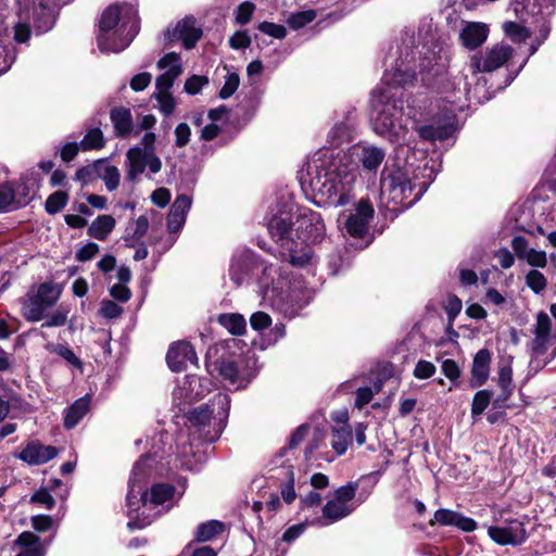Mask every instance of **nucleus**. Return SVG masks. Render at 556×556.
Returning <instances> with one entry per match:
<instances>
[{
	"instance_id": "f257e3e1",
	"label": "nucleus",
	"mask_w": 556,
	"mask_h": 556,
	"mask_svg": "<svg viewBox=\"0 0 556 556\" xmlns=\"http://www.w3.org/2000/svg\"><path fill=\"white\" fill-rule=\"evenodd\" d=\"M446 58L435 48L419 58V75L421 84L432 89L440 100L450 104L442 110L432 103L429 106H412L408 117L419 138L426 141H444L456 131V113L463 111L469 100L470 83L468 81L467 64L457 73H443Z\"/></svg>"
},
{
	"instance_id": "f03ea898",
	"label": "nucleus",
	"mask_w": 556,
	"mask_h": 556,
	"mask_svg": "<svg viewBox=\"0 0 556 556\" xmlns=\"http://www.w3.org/2000/svg\"><path fill=\"white\" fill-rule=\"evenodd\" d=\"M399 58L381 78V85L371 92V125L374 131L395 144H404L407 140L408 127L403 116L408 119V112L403 111V101L397 98L394 89L406 87L416 79V71L412 63L415 61L413 50L408 45L404 49L397 47ZM413 105L407 106V111Z\"/></svg>"
},
{
	"instance_id": "7ed1b4c3",
	"label": "nucleus",
	"mask_w": 556,
	"mask_h": 556,
	"mask_svg": "<svg viewBox=\"0 0 556 556\" xmlns=\"http://www.w3.org/2000/svg\"><path fill=\"white\" fill-rule=\"evenodd\" d=\"M356 173L344 153L331 148L314 152L300 172V182L318 206H344L354 199Z\"/></svg>"
},
{
	"instance_id": "20e7f679",
	"label": "nucleus",
	"mask_w": 556,
	"mask_h": 556,
	"mask_svg": "<svg viewBox=\"0 0 556 556\" xmlns=\"http://www.w3.org/2000/svg\"><path fill=\"white\" fill-rule=\"evenodd\" d=\"M229 409V395L218 392L206 404L188 413L189 446L180 441L181 447L177 453L181 467L190 471L199 469L202 456L198 451H194V447H198L201 443H213L219 439L226 427Z\"/></svg>"
},
{
	"instance_id": "39448f33",
	"label": "nucleus",
	"mask_w": 556,
	"mask_h": 556,
	"mask_svg": "<svg viewBox=\"0 0 556 556\" xmlns=\"http://www.w3.org/2000/svg\"><path fill=\"white\" fill-rule=\"evenodd\" d=\"M154 463V457L146 455L134 465L126 497L129 517L127 526L130 529H142L151 523L152 519L146 515V510L157 506L169 510L174 506L176 489L172 484L156 483L149 492H141V483L151 475Z\"/></svg>"
},
{
	"instance_id": "423d86ee",
	"label": "nucleus",
	"mask_w": 556,
	"mask_h": 556,
	"mask_svg": "<svg viewBox=\"0 0 556 556\" xmlns=\"http://www.w3.org/2000/svg\"><path fill=\"white\" fill-rule=\"evenodd\" d=\"M294 215L296 216V210L293 200L289 195H282L269 207L265 224L270 237L279 244L282 261L303 267L313 263L314 253L311 248H303L296 241Z\"/></svg>"
},
{
	"instance_id": "0eeeda50",
	"label": "nucleus",
	"mask_w": 556,
	"mask_h": 556,
	"mask_svg": "<svg viewBox=\"0 0 556 556\" xmlns=\"http://www.w3.org/2000/svg\"><path fill=\"white\" fill-rule=\"evenodd\" d=\"M138 31L139 17L135 5H110L99 21L98 48L104 53H119L131 43Z\"/></svg>"
},
{
	"instance_id": "6e6552de",
	"label": "nucleus",
	"mask_w": 556,
	"mask_h": 556,
	"mask_svg": "<svg viewBox=\"0 0 556 556\" xmlns=\"http://www.w3.org/2000/svg\"><path fill=\"white\" fill-rule=\"evenodd\" d=\"M415 188L409 167L395 164L384 166L380 177L381 198L388 204L394 205L392 210L409 208L427 189L424 185L417 191Z\"/></svg>"
},
{
	"instance_id": "1a4fd4ad",
	"label": "nucleus",
	"mask_w": 556,
	"mask_h": 556,
	"mask_svg": "<svg viewBox=\"0 0 556 556\" xmlns=\"http://www.w3.org/2000/svg\"><path fill=\"white\" fill-rule=\"evenodd\" d=\"M223 353L216 359H212L211 351L207 355L206 368L214 376L218 375L228 389L240 390L251 382L255 374L249 367L248 361L238 353H229L222 348Z\"/></svg>"
},
{
	"instance_id": "9d476101",
	"label": "nucleus",
	"mask_w": 556,
	"mask_h": 556,
	"mask_svg": "<svg viewBox=\"0 0 556 556\" xmlns=\"http://www.w3.org/2000/svg\"><path fill=\"white\" fill-rule=\"evenodd\" d=\"M357 489L356 482L336 489L323 506L321 515L311 519V526L324 528L350 516L358 506L355 501Z\"/></svg>"
},
{
	"instance_id": "9b49d317",
	"label": "nucleus",
	"mask_w": 556,
	"mask_h": 556,
	"mask_svg": "<svg viewBox=\"0 0 556 556\" xmlns=\"http://www.w3.org/2000/svg\"><path fill=\"white\" fill-rule=\"evenodd\" d=\"M555 1L556 0H533L532 2L528 1L526 3L525 0H514L510 3V7L515 12L516 16L522 22H527L529 17H532L534 20V23L538 24L539 31V36L531 43L529 54L523 60L519 70H521L526 65L529 56L533 55L539 49V47L548 37L551 30L548 17L554 13Z\"/></svg>"
},
{
	"instance_id": "f8f14e48",
	"label": "nucleus",
	"mask_w": 556,
	"mask_h": 556,
	"mask_svg": "<svg viewBox=\"0 0 556 556\" xmlns=\"http://www.w3.org/2000/svg\"><path fill=\"white\" fill-rule=\"evenodd\" d=\"M555 1L556 0H533L532 2L528 1L526 3L525 0H514L510 3V7L515 12L516 16L522 22H527L529 17H532L534 20V23L538 24L539 31V36L531 43L529 54L523 60L519 70H521L526 65L529 56L533 55L539 49V47L548 37L551 30L548 17L554 13Z\"/></svg>"
},
{
	"instance_id": "ddd939ff",
	"label": "nucleus",
	"mask_w": 556,
	"mask_h": 556,
	"mask_svg": "<svg viewBox=\"0 0 556 556\" xmlns=\"http://www.w3.org/2000/svg\"><path fill=\"white\" fill-rule=\"evenodd\" d=\"M263 296L270 301L273 306L281 307L283 304L294 300L293 293L298 287L292 282L282 266L274 264L264 265L262 276L258 280Z\"/></svg>"
},
{
	"instance_id": "4468645a",
	"label": "nucleus",
	"mask_w": 556,
	"mask_h": 556,
	"mask_svg": "<svg viewBox=\"0 0 556 556\" xmlns=\"http://www.w3.org/2000/svg\"><path fill=\"white\" fill-rule=\"evenodd\" d=\"M296 224V241L301 242L303 248H309V244L319 243L326 238V225L324 219L320 213L312 208H298Z\"/></svg>"
},
{
	"instance_id": "2eb2a0df",
	"label": "nucleus",
	"mask_w": 556,
	"mask_h": 556,
	"mask_svg": "<svg viewBox=\"0 0 556 556\" xmlns=\"http://www.w3.org/2000/svg\"><path fill=\"white\" fill-rule=\"evenodd\" d=\"M513 48L504 42L493 45L483 52L470 56L467 70L472 76L479 73H491L502 67L513 56Z\"/></svg>"
},
{
	"instance_id": "dca6fc26",
	"label": "nucleus",
	"mask_w": 556,
	"mask_h": 556,
	"mask_svg": "<svg viewBox=\"0 0 556 556\" xmlns=\"http://www.w3.org/2000/svg\"><path fill=\"white\" fill-rule=\"evenodd\" d=\"M375 210L366 199L359 200L353 210L342 211L338 216L339 227L355 238L364 237L374 218Z\"/></svg>"
},
{
	"instance_id": "f3484780",
	"label": "nucleus",
	"mask_w": 556,
	"mask_h": 556,
	"mask_svg": "<svg viewBox=\"0 0 556 556\" xmlns=\"http://www.w3.org/2000/svg\"><path fill=\"white\" fill-rule=\"evenodd\" d=\"M348 159L349 167L361 166L365 172L376 173L386 159V150L368 142H359L352 146L348 151H341Z\"/></svg>"
},
{
	"instance_id": "a211bd4d",
	"label": "nucleus",
	"mask_w": 556,
	"mask_h": 556,
	"mask_svg": "<svg viewBox=\"0 0 556 556\" xmlns=\"http://www.w3.org/2000/svg\"><path fill=\"white\" fill-rule=\"evenodd\" d=\"M211 382L206 378L187 375L177 381L173 391V403L184 410V406L200 401L210 392Z\"/></svg>"
},
{
	"instance_id": "6ab92c4d",
	"label": "nucleus",
	"mask_w": 556,
	"mask_h": 556,
	"mask_svg": "<svg viewBox=\"0 0 556 556\" xmlns=\"http://www.w3.org/2000/svg\"><path fill=\"white\" fill-rule=\"evenodd\" d=\"M488 535L497 545L518 546L527 540L523 522L518 519H509L502 526L488 527Z\"/></svg>"
},
{
	"instance_id": "aec40b11",
	"label": "nucleus",
	"mask_w": 556,
	"mask_h": 556,
	"mask_svg": "<svg viewBox=\"0 0 556 556\" xmlns=\"http://www.w3.org/2000/svg\"><path fill=\"white\" fill-rule=\"evenodd\" d=\"M262 265L253 251L250 249H239L231 257L229 266L230 279L240 286L250 277L254 269Z\"/></svg>"
},
{
	"instance_id": "412c9836",
	"label": "nucleus",
	"mask_w": 556,
	"mask_h": 556,
	"mask_svg": "<svg viewBox=\"0 0 556 556\" xmlns=\"http://www.w3.org/2000/svg\"><path fill=\"white\" fill-rule=\"evenodd\" d=\"M59 451L52 445H45L39 440H31L26 443L23 450L15 454V457L29 466L47 464L56 457Z\"/></svg>"
},
{
	"instance_id": "4be33fe9",
	"label": "nucleus",
	"mask_w": 556,
	"mask_h": 556,
	"mask_svg": "<svg viewBox=\"0 0 556 556\" xmlns=\"http://www.w3.org/2000/svg\"><path fill=\"white\" fill-rule=\"evenodd\" d=\"M455 527L464 532L470 533L478 528L475 519L463 515L459 511L440 508L434 511L433 518L429 520V526Z\"/></svg>"
},
{
	"instance_id": "5701e85b",
	"label": "nucleus",
	"mask_w": 556,
	"mask_h": 556,
	"mask_svg": "<svg viewBox=\"0 0 556 556\" xmlns=\"http://www.w3.org/2000/svg\"><path fill=\"white\" fill-rule=\"evenodd\" d=\"M532 332L534 337L531 342V349L534 357L539 358L547 351L552 340V319L547 313H538Z\"/></svg>"
},
{
	"instance_id": "b1692460",
	"label": "nucleus",
	"mask_w": 556,
	"mask_h": 556,
	"mask_svg": "<svg viewBox=\"0 0 556 556\" xmlns=\"http://www.w3.org/2000/svg\"><path fill=\"white\" fill-rule=\"evenodd\" d=\"M166 361L173 371H181L187 364H195L197 353L192 345L186 341L173 343L167 352Z\"/></svg>"
},
{
	"instance_id": "393cba45",
	"label": "nucleus",
	"mask_w": 556,
	"mask_h": 556,
	"mask_svg": "<svg viewBox=\"0 0 556 556\" xmlns=\"http://www.w3.org/2000/svg\"><path fill=\"white\" fill-rule=\"evenodd\" d=\"M170 40H180L184 47L192 49L202 36V30L197 26V21L192 16L179 21L176 26L168 31Z\"/></svg>"
},
{
	"instance_id": "a878e982",
	"label": "nucleus",
	"mask_w": 556,
	"mask_h": 556,
	"mask_svg": "<svg viewBox=\"0 0 556 556\" xmlns=\"http://www.w3.org/2000/svg\"><path fill=\"white\" fill-rule=\"evenodd\" d=\"M489 33V26L484 23L463 22L459 40L465 48L475 50L486 41Z\"/></svg>"
},
{
	"instance_id": "bb28decb",
	"label": "nucleus",
	"mask_w": 556,
	"mask_h": 556,
	"mask_svg": "<svg viewBox=\"0 0 556 556\" xmlns=\"http://www.w3.org/2000/svg\"><path fill=\"white\" fill-rule=\"evenodd\" d=\"M192 200L187 194H179L176 197L170 206L167 217V228L169 232H178L181 230L186 223V217L191 208Z\"/></svg>"
},
{
	"instance_id": "cd10ccee",
	"label": "nucleus",
	"mask_w": 556,
	"mask_h": 556,
	"mask_svg": "<svg viewBox=\"0 0 556 556\" xmlns=\"http://www.w3.org/2000/svg\"><path fill=\"white\" fill-rule=\"evenodd\" d=\"M110 119L117 137L126 138L130 135H139V130L135 129L132 115L129 109L123 106L112 109L110 112Z\"/></svg>"
},
{
	"instance_id": "c85d7f7f",
	"label": "nucleus",
	"mask_w": 556,
	"mask_h": 556,
	"mask_svg": "<svg viewBox=\"0 0 556 556\" xmlns=\"http://www.w3.org/2000/svg\"><path fill=\"white\" fill-rule=\"evenodd\" d=\"M490 363H491V353L486 349H481L477 352L473 357L471 375H472V386L479 387L482 386L490 374Z\"/></svg>"
},
{
	"instance_id": "c756f323",
	"label": "nucleus",
	"mask_w": 556,
	"mask_h": 556,
	"mask_svg": "<svg viewBox=\"0 0 556 556\" xmlns=\"http://www.w3.org/2000/svg\"><path fill=\"white\" fill-rule=\"evenodd\" d=\"M147 153L140 147L130 148L126 153L127 179L136 181L147 168Z\"/></svg>"
},
{
	"instance_id": "7c9ffc66",
	"label": "nucleus",
	"mask_w": 556,
	"mask_h": 556,
	"mask_svg": "<svg viewBox=\"0 0 556 556\" xmlns=\"http://www.w3.org/2000/svg\"><path fill=\"white\" fill-rule=\"evenodd\" d=\"M91 396L85 395L76 400L64 412V427L66 429L75 428L78 422L87 415L90 408Z\"/></svg>"
},
{
	"instance_id": "2f4dec72",
	"label": "nucleus",
	"mask_w": 556,
	"mask_h": 556,
	"mask_svg": "<svg viewBox=\"0 0 556 556\" xmlns=\"http://www.w3.org/2000/svg\"><path fill=\"white\" fill-rule=\"evenodd\" d=\"M15 545L23 547L16 556H45L40 539L33 532L24 531L15 540Z\"/></svg>"
},
{
	"instance_id": "473e14b6",
	"label": "nucleus",
	"mask_w": 556,
	"mask_h": 556,
	"mask_svg": "<svg viewBox=\"0 0 556 556\" xmlns=\"http://www.w3.org/2000/svg\"><path fill=\"white\" fill-rule=\"evenodd\" d=\"M93 168L105 185L108 191H114L118 188L121 174L116 166L110 165L104 161H98L93 164Z\"/></svg>"
},
{
	"instance_id": "72a5a7b5",
	"label": "nucleus",
	"mask_w": 556,
	"mask_h": 556,
	"mask_svg": "<svg viewBox=\"0 0 556 556\" xmlns=\"http://www.w3.org/2000/svg\"><path fill=\"white\" fill-rule=\"evenodd\" d=\"M116 222L111 215L98 216L89 226L88 235L97 240L103 241L113 231Z\"/></svg>"
},
{
	"instance_id": "f704fd0d",
	"label": "nucleus",
	"mask_w": 556,
	"mask_h": 556,
	"mask_svg": "<svg viewBox=\"0 0 556 556\" xmlns=\"http://www.w3.org/2000/svg\"><path fill=\"white\" fill-rule=\"evenodd\" d=\"M217 321L233 336H241L245 332L247 320L239 313H224L218 315Z\"/></svg>"
},
{
	"instance_id": "c9c22d12",
	"label": "nucleus",
	"mask_w": 556,
	"mask_h": 556,
	"mask_svg": "<svg viewBox=\"0 0 556 556\" xmlns=\"http://www.w3.org/2000/svg\"><path fill=\"white\" fill-rule=\"evenodd\" d=\"M354 125V113L350 112L345 122L337 123L330 130L329 138L331 144L339 146L342 142L350 140Z\"/></svg>"
},
{
	"instance_id": "e433bc0d",
	"label": "nucleus",
	"mask_w": 556,
	"mask_h": 556,
	"mask_svg": "<svg viewBox=\"0 0 556 556\" xmlns=\"http://www.w3.org/2000/svg\"><path fill=\"white\" fill-rule=\"evenodd\" d=\"M28 200L17 199L10 184L0 185V212H11L26 205Z\"/></svg>"
},
{
	"instance_id": "4c0bfd02",
	"label": "nucleus",
	"mask_w": 556,
	"mask_h": 556,
	"mask_svg": "<svg viewBox=\"0 0 556 556\" xmlns=\"http://www.w3.org/2000/svg\"><path fill=\"white\" fill-rule=\"evenodd\" d=\"M352 442V429L349 425L332 428L331 446L338 456L343 455Z\"/></svg>"
},
{
	"instance_id": "58836bf2",
	"label": "nucleus",
	"mask_w": 556,
	"mask_h": 556,
	"mask_svg": "<svg viewBox=\"0 0 556 556\" xmlns=\"http://www.w3.org/2000/svg\"><path fill=\"white\" fill-rule=\"evenodd\" d=\"M498 386L502 394L494 400L496 407H502V403L506 402L513 393V370L509 366H503L498 371Z\"/></svg>"
},
{
	"instance_id": "ea45409f",
	"label": "nucleus",
	"mask_w": 556,
	"mask_h": 556,
	"mask_svg": "<svg viewBox=\"0 0 556 556\" xmlns=\"http://www.w3.org/2000/svg\"><path fill=\"white\" fill-rule=\"evenodd\" d=\"M48 308L49 307L41 303V300H38L35 295L26 300L22 306L23 316L28 321H39L43 319Z\"/></svg>"
},
{
	"instance_id": "a19ab883",
	"label": "nucleus",
	"mask_w": 556,
	"mask_h": 556,
	"mask_svg": "<svg viewBox=\"0 0 556 556\" xmlns=\"http://www.w3.org/2000/svg\"><path fill=\"white\" fill-rule=\"evenodd\" d=\"M55 22V15L52 9L47 5L40 4L35 10V28L39 34L50 30Z\"/></svg>"
},
{
	"instance_id": "79ce46f5",
	"label": "nucleus",
	"mask_w": 556,
	"mask_h": 556,
	"mask_svg": "<svg viewBox=\"0 0 556 556\" xmlns=\"http://www.w3.org/2000/svg\"><path fill=\"white\" fill-rule=\"evenodd\" d=\"M224 531V523L217 520H210L207 522H203L199 525L195 539L199 542L211 541L217 534Z\"/></svg>"
},
{
	"instance_id": "37998d69",
	"label": "nucleus",
	"mask_w": 556,
	"mask_h": 556,
	"mask_svg": "<svg viewBox=\"0 0 556 556\" xmlns=\"http://www.w3.org/2000/svg\"><path fill=\"white\" fill-rule=\"evenodd\" d=\"M81 151L100 150L104 147L103 132L100 128H91L79 142Z\"/></svg>"
},
{
	"instance_id": "c03bdc74",
	"label": "nucleus",
	"mask_w": 556,
	"mask_h": 556,
	"mask_svg": "<svg viewBox=\"0 0 556 556\" xmlns=\"http://www.w3.org/2000/svg\"><path fill=\"white\" fill-rule=\"evenodd\" d=\"M316 18L314 10L299 11L291 13L287 18V24L290 28L299 30Z\"/></svg>"
},
{
	"instance_id": "a18cd8bd",
	"label": "nucleus",
	"mask_w": 556,
	"mask_h": 556,
	"mask_svg": "<svg viewBox=\"0 0 556 556\" xmlns=\"http://www.w3.org/2000/svg\"><path fill=\"white\" fill-rule=\"evenodd\" d=\"M35 296L38 300H41V303H43L46 306L51 307L53 306L60 296V291L56 289V287L51 282H45L41 283L38 287L37 293Z\"/></svg>"
},
{
	"instance_id": "49530a36",
	"label": "nucleus",
	"mask_w": 556,
	"mask_h": 556,
	"mask_svg": "<svg viewBox=\"0 0 556 556\" xmlns=\"http://www.w3.org/2000/svg\"><path fill=\"white\" fill-rule=\"evenodd\" d=\"M503 30L506 37L514 42H522L531 36L528 28L515 22H505L503 24Z\"/></svg>"
},
{
	"instance_id": "de8ad7c7",
	"label": "nucleus",
	"mask_w": 556,
	"mask_h": 556,
	"mask_svg": "<svg viewBox=\"0 0 556 556\" xmlns=\"http://www.w3.org/2000/svg\"><path fill=\"white\" fill-rule=\"evenodd\" d=\"M157 67L160 70H165L168 73L177 72V76L182 73V64L180 55L176 52L166 53L163 58L157 62Z\"/></svg>"
},
{
	"instance_id": "09e8293b",
	"label": "nucleus",
	"mask_w": 556,
	"mask_h": 556,
	"mask_svg": "<svg viewBox=\"0 0 556 556\" xmlns=\"http://www.w3.org/2000/svg\"><path fill=\"white\" fill-rule=\"evenodd\" d=\"M68 201V194L65 191H55L46 200V211L53 215L59 213Z\"/></svg>"
},
{
	"instance_id": "8fccbe9b",
	"label": "nucleus",
	"mask_w": 556,
	"mask_h": 556,
	"mask_svg": "<svg viewBox=\"0 0 556 556\" xmlns=\"http://www.w3.org/2000/svg\"><path fill=\"white\" fill-rule=\"evenodd\" d=\"M153 97L157 101V108L162 114H164L165 116H169L173 114L177 105V102L172 91L154 92Z\"/></svg>"
},
{
	"instance_id": "3c124183",
	"label": "nucleus",
	"mask_w": 556,
	"mask_h": 556,
	"mask_svg": "<svg viewBox=\"0 0 556 556\" xmlns=\"http://www.w3.org/2000/svg\"><path fill=\"white\" fill-rule=\"evenodd\" d=\"M208 83L210 80L207 76L192 75L185 81L184 90L190 96H195L200 93L201 90L208 85Z\"/></svg>"
},
{
	"instance_id": "603ef678",
	"label": "nucleus",
	"mask_w": 556,
	"mask_h": 556,
	"mask_svg": "<svg viewBox=\"0 0 556 556\" xmlns=\"http://www.w3.org/2000/svg\"><path fill=\"white\" fill-rule=\"evenodd\" d=\"M490 401H491V392L490 391H488V390L478 391L475 394L473 400H472L471 414L473 416L481 415L485 410L488 405L490 404Z\"/></svg>"
},
{
	"instance_id": "864d4df0",
	"label": "nucleus",
	"mask_w": 556,
	"mask_h": 556,
	"mask_svg": "<svg viewBox=\"0 0 556 556\" xmlns=\"http://www.w3.org/2000/svg\"><path fill=\"white\" fill-rule=\"evenodd\" d=\"M255 11V4L251 1H244L238 5L235 11V21L239 25L248 24Z\"/></svg>"
},
{
	"instance_id": "5fc2aeb1",
	"label": "nucleus",
	"mask_w": 556,
	"mask_h": 556,
	"mask_svg": "<svg viewBox=\"0 0 556 556\" xmlns=\"http://www.w3.org/2000/svg\"><path fill=\"white\" fill-rule=\"evenodd\" d=\"M526 283L534 293H540L545 289L547 281L541 271L532 269L526 276Z\"/></svg>"
},
{
	"instance_id": "6e6d98bb",
	"label": "nucleus",
	"mask_w": 556,
	"mask_h": 556,
	"mask_svg": "<svg viewBox=\"0 0 556 556\" xmlns=\"http://www.w3.org/2000/svg\"><path fill=\"white\" fill-rule=\"evenodd\" d=\"M257 29L261 33H263L269 37H273L275 39H283L287 36V29L283 25L275 24L271 22H266V21L261 22L257 25Z\"/></svg>"
},
{
	"instance_id": "4d7b16f0",
	"label": "nucleus",
	"mask_w": 556,
	"mask_h": 556,
	"mask_svg": "<svg viewBox=\"0 0 556 556\" xmlns=\"http://www.w3.org/2000/svg\"><path fill=\"white\" fill-rule=\"evenodd\" d=\"M240 84V77L237 73H228L225 77V83L219 90V98L228 99L230 98L238 89Z\"/></svg>"
},
{
	"instance_id": "13d9d810",
	"label": "nucleus",
	"mask_w": 556,
	"mask_h": 556,
	"mask_svg": "<svg viewBox=\"0 0 556 556\" xmlns=\"http://www.w3.org/2000/svg\"><path fill=\"white\" fill-rule=\"evenodd\" d=\"M124 309L111 300H103L100 304L99 314L105 319H115L123 314Z\"/></svg>"
},
{
	"instance_id": "bf43d9fd",
	"label": "nucleus",
	"mask_w": 556,
	"mask_h": 556,
	"mask_svg": "<svg viewBox=\"0 0 556 556\" xmlns=\"http://www.w3.org/2000/svg\"><path fill=\"white\" fill-rule=\"evenodd\" d=\"M307 525H311V520L308 519H306L304 522L292 525L283 532L281 541L288 544L294 542L298 538H300V535L304 533Z\"/></svg>"
},
{
	"instance_id": "052dcab7",
	"label": "nucleus",
	"mask_w": 556,
	"mask_h": 556,
	"mask_svg": "<svg viewBox=\"0 0 556 556\" xmlns=\"http://www.w3.org/2000/svg\"><path fill=\"white\" fill-rule=\"evenodd\" d=\"M435 366L428 361L420 359L416 364L413 375L417 379H428L431 378L435 374Z\"/></svg>"
},
{
	"instance_id": "680f3d73",
	"label": "nucleus",
	"mask_w": 556,
	"mask_h": 556,
	"mask_svg": "<svg viewBox=\"0 0 556 556\" xmlns=\"http://www.w3.org/2000/svg\"><path fill=\"white\" fill-rule=\"evenodd\" d=\"M175 146L178 148L186 147L190 141L191 129L187 123H179L174 131Z\"/></svg>"
},
{
	"instance_id": "e2e57ef3",
	"label": "nucleus",
	"mask_w": 556,
	"mask_h": 556,
	"mask_svg": "<svg viewBox=\"0 0 556 556\" xmlns=\"http://www.w3.org/2000/svg\"><path fill=\"white\" fill-rule=\"evenodd\" d=\"M67 315L68 311L63 307H60L47 318V320L41 325V327L50 328L64 326L67 321Z\"/></svg>"
},
{
	"instance_id": "0e129e2a",
	"label": "nucleus",
	"mask_w": 556,
	"mask_h": 556,
	"mask_svg": "<svg viewBox=\"0 0 556 556\" xmlns=\"http://www.w3.org/2000/svg\"><path fill=\"white\" fill-rule=\"evenodd\" d=\"M250 325L254 330L262 331L271 325V318L265 312H255L250 317Z\"/></svg>"
},
{
	"instance_id": "69168bd1",
	"label": "nucleus",
	"mask_w": 556,
	"mask_h": 556,
	"mask_svg": "<svg viewBox=\"0 0 556 556\" xmlns=\"http://www.w3.org/2000/svg\"><path fill=\"white\" fill-rule=\"evenodd\" d=\"M177 77H178L177 72H175V73L164 72L162 75H160L156 78V81H155L156 91L155 92L170 91Z\"/></svg>"
},
{
	"instance_id": "338daca9",
	"label": "nucleus",
	"mask_w": 556,
	"mask_h": 556,
	"mask_svg": "<svg viewBox=\"0 0 556 556\" xmlns=\"http://www.w3.org/2000/svg\"><path fill=\"white\" fill-rule=\"evenodd\" d=\"M522 260L527 261V263L533 267L544 268L547 264L546 253L532 248Z\"/></svg>"
},
{
	"instance_id": "774afa93",
	"label": "nucleus",
	"mask_w": 556,
	"mask_h": 556,
	"mask_svg": "<svg viewBox=\"0 0 556 556\" xmlns=\"http://www.w3.org/2000/svg\"><path fill=\"white\" fill-rule=\"evenodd\" d=\"M251 45V37L248 35L247 30H237L229 38V46L235 50L245 49Z\"/></svg>"
}]
</instances>
